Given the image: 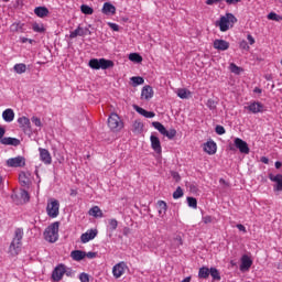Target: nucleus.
<instances>
[{
    "label": "nucleus",
    "mask_w": 282,
    "mask_h": 282,
    "mask_svg": "<svg viewBox=\"0 0 282 282\" xmlns=\"http://www.w3.org/2000/svg\"><path fill=\"white\" fill-rule=\"evenodd\" d=\"M108 127L110 131H113V133H118L119 131H122V129H124V123L122 122V119H120V116H118V113L112 112L108 118Z\"/></svg>",
    "instance_id": "39448f33"
},
{
    "label": "nucleus",
    "mask_w": 282,
    "mask_h": 282,
    "mask_svg": "<svg viewBox=\"0 0 282 282\" xmlns=\"http://www.w3.org/2000/svg\"><path fill=\"white\" fill-rule=\"evenodd\" d=\"M87 33L80 26H78L75 31L70 32L69 39H76V36H86Z\"/></svg>",
    "instance_id": "473e14b6"
},
{
    "label": "nucleus",
    "mask_w": 282,
    "mask_h": 282,
    "mask_svg": "<svg viewBox=\"0 0 282 282\" xmlns=\"http://www.w3.org/2000/svg\"><path fill=\"white\" fill-rule=\"evenodd\" d=\"M239 1H241V0H226V3H228V6H235V4L239 3Z\"/></svg>",
    "instance_id": "69168bd1"
},
{
    "label": "nucleus",
    "mask_w": 282,
    "mask_h": 282,
    "mask_svg": "<svg viewBox=\"0 0 282 282\" xmlns=\"http://www.w3.org/2000/svg\"><path fill=\"white\" fill-rule=\"evenodd\" d=\"M224 0H207L206 4L207 6H217V3H221Z\"/></svg>",
    "instance_id": "bf43d9fd"
},
{
    "label": "nucleus",
    "mask_w": 282,
    "mask_h": 282,
    "mask_svg": "<svg viewBox=\"0 0 282 282\" xmlns=\"http://www.w3.org/2000/svg\"><path fill=\"white\" fill-rule=\"evenodd\" d=\"M3 135H6V128L0 127V144H1V140H3Z\"/></svg>",
    "instance_id": "e2e57ef3"
},
{
    "label": "nucleus",
    "mask_w": 282,
    "mask_h": 282,
    "mask_svg": "<svg viewBox=\"0 0 282 282\" xmlns=\"http://www.w3.org/2000/svg\"><path fill=\"white\" fill-rule=\"evenodd\" d=\"M260 162H262V164H270V159H268V156H261Z\"/></svg>",
    "instance_id": "0e129e2a"
},
{
    "label": "nucleus",
    "mask_w": 282,
    "mask_h": 282,
    "mask_svg": "<svg viewBox=\"0 0 282 282\" xmlns=\"http://www.w3.org/2000/svg\"><path fill=\"white\" fill-rule=\"evenodd\" d=\"M210 276V269L208 267H202L198 270V278L199 279H208Z\"/></svg>",
    "instance_id": "7c9ffc66"
},
{
    "label": "nucleus",
    "mask_w": 282,
    "mask_h": 282,
    "mask_svg": "<svg viewBox=\"0 0 282 282\" xmlns=\"http://www.w3.org/2000/svg\"><path fill=\"white\" fill-rule=\"evenodd\" d=\"M230 69L232 74H239V72H241V67L237 66L235 63L230 64Z\"/></svg>",
    "instance_id": "8fccbe9b"
},
{
    "label": "nucleus",
    "mask_w": 282,
    "mask_h": 282,
    "mask_svg": "<svg viewBox=\"0 0 282 282\" xmlns=\"http://www.w3.org/2000/svg\"><path fill=\"white\" fill-rule=\"evenodd\" d=\"M33 32H37L39 34H43L45 32V26L43 24L34 22L32 24Z\"/></svg>",
    "instance_id": "ea45409f"
},
{
    "label": "nucleus",
    "mask_w": 282,
    "mask_h": 282,
    "mask_svg": "<svg viewBox=\"0 0 282 282\" xmlns=\"http://www.w3.org/2000/svg\"><path fill=\"white\" fill-rule=\"evenodd\" d=\"M209 275H212L213 282L214 281H221V273L219 272V270L215 267H212L209 269Z\"/></svg>",
    "instance_id": "cd10ccee"
},
{
    "label": "nucleus",
    "mask_w": 282,
    "mask_h": 282,
    "mask_svg": "<svg viewBox=\"0 0 282 282\" xmlns=\"http://www.w3.org/2000/svg\"><path fill=\"white\" fill-rule=\"evenodd\" d=\"M151 147L158 155H162V143L160 142V138L155 137V134H151L150 137Z\"/></svg>",
    "instance_id": "4468645a"
},
{
    "label": "nucleus",
    "mask_w": 282,
    "mask_h": 282,
    "mask_svg": "<svg viewBox=\"0 0 282 282\" xmlns=\"http://www.w3.org/2000/svg\"><path fill=\"white\" fill-rule=\"evenodd\" d=\"M108 26H109L110 30H112L113 32H120V25H118L117 23L108 22Z\"/></svg>",
    "instance_id": "09e8293b"
},
{
    "label": "nucleus",
    "mask_w": 282,
    "mask_h": 282,
    "mask_svg": "<svg viewBox=\"0 0 282 282\" xmlns=\"http://www.w3.org/2000/svg\"><path fill=\"white\" fill-rule=\"evenodd\" d=\"M24 25H25L24 23L14 22L13 24H11L10 30H11V32H21V33H23V32H25V29H23Z\"/></svg>",
    "instance_id": "c756f323"
},
{
    "label": "nucleus",
    "mask_w": 282,
    "mask_h": 282,
    "mask_svg": "<svg viewBox=\"0 0 282 282\" xmlns=\"http://www.w3.org/2000/svg\"><path fill=\"white\" fill-rule=\"evenodd\" d=\"M268 19L270 20V21H282V17L281 15H279V14H276L275 12H270L269 14H268Z\"/></svg>",
    "instance_id": "a18cd8bd"
},
{
    "label": "nucleus",
    "mask_w": 282,
    "mask_h": 282,
    "mask_svg": "<svg viewBox=\"0 0 282 282\" xmlns=\"http://www.w3.org/2000/svg\"><path fill=\"white\" fill-rule=\"evenodd\" d=\"M245 109L249 112V113H264V111H268V109L265 108V105H263L261 101H250L248 102V106L245 107Z\"/></svg>",
    "instance_id": "0eeeda50"
},
{
    "label": "nucleus",
    "mask_w": 282,
    "mask_h": 282,
    "mask_svg": "<svg viewBox=\"0 0 282 282\" xmlns=\"http://www.w3.org/2000/svg\"><path fill=\"white\" fill-rule=\"evenodd\" d=\"M101 12L106 15L116 14V7L110 2H105Z\"/></svg>",
    "instance_id": "393cba45"
},
{
    "label": "nucleus",
    "mask_w": 282,
    "mask_h": 282,
    "mask_svg": "<svg viewBox=\"0 0 282 282\" xmlns=\"http://www.w3.org/2000/svg\"><path fill=\"white\" fill-rule=\"evenodd\" d=\"M236 228H238V230H240V232H248V230L246 229V226L241 225V224H238L236 225Z\"/></svg>",
    "instance_id": "052dcab7"
},
{
    "label": "nucleus",
    "mask_w": 282,
    "mask_h": 282,
    "mask_svg": "<svg viewBox=\"0 0 282 282\" xmlns=\"http://www.w3.org/2000/svg\"><path fill=\"white\" fill-rule=\"evenodd\" d=\"M132 87H138L139 85H144V78L140 76H133L130 78Z\"/></svg>",
    "instance_id": "c9c22d12"
},
{
    "label": "nucleus",
    "mask_w": 282,
    "mask_h": 282,
    "mask_svg": "<svg viewBox=\"0 0 282 282\" xmlns=\"http://www.w3.org/2000/svg\"><path fill=\"white\" fill-rule=\"evenodd\" d=\"M13 72L15 74H25L28 72V66L24 63H19L13 66Z\"/></svg>",
    "instance_id": "2f4dec72"
},
{
    "label": "nucleus",
    "mask_w": 282,
    "mask_h": 282,
    "mask_svg": "<svg viewBox=\"0 0 282 282\" xmlns=\"http://www.w3.org/2000/svg\"><path fill=\"white\" fill-rule=\"evenodd\" d=\"M85 257H87V259H96V257H98V252L89 251L86 252Z\"/></svg>",
    "instance_id": "4d7b16f0"
},
{
    "label": "nucleus",
    "mask_w": 282,
    "mask_h": 282,
    "mask_svg": "<svg viewBox=\"0 0 282 282\" xmlns=\"http://www.w3.org/2000/svg\"><path fill=\"white\" fill-rule=\"evenodd\" d=\"M153 87L147 85L142 88L141 90V97L144 99V100H151V98H153Z\"/></svg>",
    "instance_id": "4be33fe9"
},
{
    "label": "nucleus",
    "mask_w": 282,
    "mask_h": 282,
    "mask_svg": "<svg viewBox=\"0 0 282 282\" xmlns=\"http://www.w3.org/2000/svg\"><path fill=\"white\" fill-rule=\"evenodd\" d=\"M217 135H224L226 133V128L224 126L217 124L215 128Z\"/></svg>",
    "instance_id": "de8ad7c7"
},
{
    "label": "nucleus",
    "mask_w": 282,
    "mask_h": 282,
    "mask_svg": "<svg viewBox=\"0 0 282 282\" xmlns=\"http://www.w3.org/2000/svg\"><path fill=\"white\" fill-rule=\"evenodd\" d=\"M175 241L177 242V246H182L184 242L182 241V236H176Z\"/></svg>",
    "instance_id": "338daca9"
},
{
    "label": "nucleus",
    "mask_w": 282,
    "mask_h": 282,
    "mask_svg": "<svg viewBox=\"0 0 282 282\" xmlns=\"http://www.w3.org/2000/svg\"><path fill=\"white\" fill-rule=\"evenodd\" d=\"M118 228V220L116 218H112L109 220V230L110 232H113V230H117Z\"/></svg>",
    "instance_id": "37998d69"
},
{
    "label": "nucleus",
    "mask_w": 282,
    "mask_h": 282,
    "mask_svg": "<svg viewBox=\"0 0 282 282\" xmlns=\"http://www.w3.org/2000/svg\"><path fill=\"white\" fill-rule=\"evenodd\" d=\"M177 96L178 98H181L182 100H186L188 98V96H191V93L188 91V89L186 88H180L177 90Z\"/></svg>",
    "instance_id": "f704fd0d"
},
{
    "label": "nucleus",
    "mask_w": 282,
    "mask_h": 282,
    "mask_svg": "<svg viewBox=\"0 0 282 282\" xmlns=\"http://www.w3.org/2000/svg\"><path fill=\"white\" fill-rule=\"evenodd\" d=\"M39 152L41 162L44 164H52V154H50L47 149L39 148Z\"/></svg>",
    "instance_id": "dca6fc26"
},
{
    "label": "nucleus",
    "mask_w": 282,
    "mask_h": 282,
    "mask_svg": "<svg viewBox=\"0 0 282 282\" xmlns=\"http://www.w3.org/2000/svg\"><path fill=\"white\" fill-rule=\"evenodd\" d=\"M152 127H154V129H156V131H159L161 135H164L165 138H167V140H173V138L177 135V130L175 129L166 130V127H164V124H162L160 121L152 122Z\"/></svg>",
    "instance_id": "423d86ee"
},
{
    "label": "nucleus",
    "mask_w": 282,
    "mask_h": 282,
    "mask_svg": "<svg viewBox=\"0 0 282 282\" xmlns=\"http://www.w3.org/2000/svg\"><path fill=\"white\" fill-rule=\"evenodd\" d=\"M88 65L90 69H111L115 63L113 61L107 58H91L88 62Z\"/></svg>",
    "instance_id": "20e7f679"
},
{
    "label": "nucleus",
    "mask_w": 282,
    "mask_h": 282,
    "mask_svg": "<svg viewBox=\"0 0 282 282\" xmlns=\"http://www.w3.org/2000/svg\"><path fill=\"white\" fill-rule=\"evenodd\" d=\"M132 131L133 133H142V131H144V123L140 120H135L132 124Z\"/></svg>",
    "instance_id": "c85d7f7f"
},
{
    "label": "nucleus",
    "mask_w": 282,
    "mask_h": 282,
    "mask_svg": "<svg viewBox=\"0 0 282 282\" xmlns=\"http://www.w3.org/2000/svg\"><path fill=\"white\" fill-rule=\"evenodd\" d=\"M129 61L132 63H142V55L140 53H130Z\"/></svg>",
    "instance_id": "58836bf2"
},
{
    "label": "nucleus",
    "mask_w": 282,
    "mask_h": 282,
    "mask_svg": "<svg viewBox=\"0 0 282 282\" xmlns=\"http://www.w3.org/2000/svg\"><path fill=\"white\" fill-rule=\"evenodd\" d=\"M264 78H265V80H272V74H267V75H264Z\"/></svg>",
    "instance_id": "774afa93"
},
{
    "label": "nucleus",
    "mask_w": 282,
    "mask_h": 282,
    "mask_svg": "<svg viewBox=\"0 0 282 282\" xmlns=\"http://www.w3.org/2000/svg\"><path fill=\"white\" fill-rule=\"evenodd\" d=\"M79 281L80 282H89V274L83 272L79 274Z\"/></svg>",
    "instance_id": "603ef678"
},
{
    "label": "nucleus",
    "mask_w": 282,
    "mask_h": 282,
    "mask_svg": "<svg viewBox=\"0 0 282 282\" xmlns=\"http://www.w3.org/2000/svg\"><path fill=\"white\" fill-rule=\"evenodd\" d=\"M18 123L20 124L21 129H23L24 133H32V126L28 117H20L18 119Z\"/></svg>",
    "instance_id": "2eb2a0df"
},
{
    "label": "nucleus",
    "mask_w": 282,
    "mask_h": 282,
    "mask_svg": "<svg viewBox=\"0 0 282 282\" xmlns=\"http://www.w3.org/2000/svg\"><path fill=\"white\" fill-rule=\"evenodd\" d=\"M180 197H184V189L178 186L173 193V199H180Z\"/></svg>",
    "instance_id": "79ce46f5"
},
{
    "label": "nucleus",
    "mask_w": 282,
    "mask_h": 282,
    "mask_svg": "<svg viewBox=\"0 0 282 282\" xmlns=\"http://www.w3.org/2000/svg\"><path fill=\"white\" fill-rule=\"evenodd\" d=\"M206 107H208L210 111H215V109H217V101H215L214 99H208L206 102Z\"/></svg>",
    "instance_id": "c03bdc74"
},
{
    "label": "nucleus",
    "mask_w": 282,
    "mask_h": 282,
    "mask_svg": "<svg viewBox=\"0 0 282 282\" xmlns=\"http://www.w3.org/2000/svg\"><path fill=\"white\" fill-rule=\"evenodd\" d=\"M158 206H159V215H166V210L169 208V206L166 205V202L159 200Z\"/></svg>",
    "instance_id": "e433bc0d"
},
{
    "label": "nucleus",
    "mask_w": 282,
    "mask_h": 282,
    "mask_svg": "<svg viewBox=\"0 0 282 282\" xmlns=\"http://www.w3.org/2000/svg\"><path fill=\"white\" fill-rule=\"evenodd\" d=\"M230 47V43L226 40H215L214 48L219 50L220 52H226Z\"/></svg>",
    "instance_id": "6ab92c4d"
},
{
    "label": "nucleus",
    "mask_w": 282,
    "mask_h": 282,
    "mask_svg": "<svg viewBox=\"0 0 282 282\" xmlns=\"http://www.w3.org/2000/svg\"><path fill=\"white\" fill-rule=\"evenodd\" d=\"M204 151L208 155H215L217 153V143L215 141H207L204 145Z\"/></svg>",
    "instance_id": "aec40b11"
},
{
    "label": "nucleus",
    "mask_w": 282,
    "mask_h": 282,
    "mask_svg": "<svg viewBox=\"0 0 282 282\" xmlns=\"http://www.w3.org/2000/svg\"><path fill=\"white\" fill-rule=\"evenodd\" d=\"M21 197L24 202H30V193H28V191L22 189Z\"/></svg>",
    "instance_id": "3c124183"
},
{
    "label": "nucleus",
    "mask_w": 282,
    "mask_h": 282,
    "mask_svg": "<svg viewBox=\"0 0 282 282\" xmlns=\"http://www.w3.org/2000/svg\"><path fill=\"white\" fill-rule=\"evenodd\" d=\"M86 252L83 250H73L70 257L73 261H83L85 259Z\"/></svg>",
    "instance_id": "a878e982"
},
{
    "label": "nucleus",
    "mask_w": 282,
    "mask_h": 282,
    "mask_svg": "<svg viewBox=\"0 0 282 282\" xmlns=\"http://www.w3.org/2000/svg\"><path fill=\"white\" fill-rule=\"evenodd\" d=\"M19 182H20L21 186H29L30 185V178L28 177L25 172H21L19 174Z\"/></svg>",
    "instance_id": "72a5a7b5"
},
{
    "label": "nucleus",
    "mask_w": 282,
    "mask_h": 282,
    "mask_svg": "<svg viewBox=\"0 0 282 282\" xmlns=\"http://www.w3.org/2000/svg\"><path fill=\"white\" fill-rule=\"evenodd\" d=\"M134 109L137 113H140V116H143V118H155V112L153 111H148L140 106H134Z\"/></svg>",
    "instance_id": "b1692460"
},
{
    "label": "nucleus",
    "mask_w": 282,
    "mask_h": 282,
    "mask_svg": "<svg viewBox=\"0 0 282 282\" xmlns=\"http://www.w3.org/2000/svg\"><path fill=\"white\" fill-rule=\"evenodd\" d=\"M80 10L83 14H94V8L87 6V4H82Z\"/></svg>",
    "instance_id": "a19ab883"
},
{
    "label": "nucleus",
    "mask_w": 282,
    "mask_h": 282,
    "mask_svg": "<svg viewBox=\"0 0 282 282\" xmlns=\"http://www.w3.org/2000/svg\"><path fill=\"white\" fill-rule=\"evenodd\" d=\"M2 118L4 122H12V120H14V110H12L11 108L6 109L2 112Z\"/></svg>",
    "instance_id": "bb28decb"
},
{
    "label": "nucleus",
    "mask_w": 282,
    "mask_h": 282,
    "mask_svg": "<svg viewBox=\"0 0 282 282\" xmlns=\"http://www.w3.org/2000/svg\"><path fill=\"white\" fill-rule=\"evenodd\" d=\"M9 169H23L25 166V156H15L7 160Z\"/></svg>",
    "instance_id": "1a4fd4ad"
},
{
    "label": "nucleus",
    "mask_w": 282,
    "mask_h": 282,
    "mask_svg": "<svg viewBox=\"0 0 282 282\" xmlns=\"http://www.w3.org/2000/svg\"><path fill=\"white\" fill-rule=\"evenodd\" d=\"M252 268V258L248 254H243L240 259V272H248Z\"/></svg>",
    "instance_id": "f8f14e48"
},
{
    "label": "nucleus",
    "mask_w": 282,
    "mask_h": 282,
    "mask_svg": "<svg viewBox=\"0 0 282 282\" xmlns=\"http://www.w3.org/2000/svg\"><path fill=\"white\" fill-rule=\"evenodd\" d=\"M34 14L40 19H45V17L50 14V9H47V7H36L34 9Z\"/></svg>",
    "instance_id": "5701e85b"
},
{
    "label": "nucleus",
    "mask_w": 282,
    "mask_h": 282,
    "mask_svg": "<svg viewBox=\"0 0 282 282\" xmlns=\"http://www.w3.org/2000/svg\"><path fill=\"white\" fill-rule=\"evenodd\" d=\"M202 221L204 223V224H213V216H202Z\"/></svg>",
    "instance_id": "5fc2aeb1"
},
{
    "label": "nucleus",
    "mask_w": 282,
    "mask_h": 282,
    "mask_svg": "<svg viewBox=\"0 0 282 282\" xmlns=\"http://www.w3.org/2000/svg\"><path fill=\"white\" fill-rule=\"evenodd\" d=\"M240 50H246L248 52V50H250V46L248 45V42L246 40H242L239 44Z\"/></svg>",
    "instance_id": "864d4df0"
},
{
    "label": "nucleus",
    "mask_w": 282,
    "mask_h": 282,
    "mask_svg": "<svg viewBox=\"0 0 282 282\" xmlns=\"http://www.w3.org/2000/svg\"><path fill=\"white\" fill-rule=\"evenodd\" d=\"M1 144H4L6 147H19V144H21V140L12 137H4L1 139Z\"/></svg>",
    "instance_id": "412c9836"
},
{
    "label": "nucleus",
    "mask_w": 282,
    "mask_h": 282,
    "mask_svg": "<svg viewBox=\"0 0 282 282\" xmlns=\"http://www.w3.org/2000/svg\"><path fill=\"white\" fill-rule=\"evenodd\" d=\"M23 228H17L14 237L10 243L9 250L12 254H19L21 252V246H23Z\"/></svg>",
    "instance_id": "f03ea898"
},
{
    "label": "nucleus",
    "mask_w": 282,
    "mask_h": 282,
    "mask_svg": "<svg viewBox=\"0 0 282 282\" xmlns=\"http://www.w3.org/2000/svg\"><path fill=\"white\" fill-rule=\"evenodd\" d=\"M59 208H61V203H58V200L56 199L51 200V203H48L46 206V213L48 217H52V219H56V217H58Z\"/></svg>",
    "instance_id": "6e6552de"
},
{
    "label": "nucleus",
    "mask_w": 282,
    "mask_h": 282,
    "mask_svg": "<svg viewBox=\"0 0 282 282\" xmlns=\"http://www.w3.org/2000/svg\"><path fill=\"white\" fill-rule=\"evenodd\" d=\"M269 180L271 182H275V185H274V191H279L281 192L282 191V174H276L275 176L270 173L269 174Z\"/></svg>",
    "instance_id": "a211bd4d"
},
{
    "label": "nucleus",
    "mask_w": 282,
    "mask_h": 282,
    "mask_svg": "<svg viewBox=\"0 0 282 282\" xmlns=\"http://www.w3.org/2000/svg\"><path fill=\"white\" fill-rule=\"evenodd\" d=\"M98 237V229H88L86 232L82 234L80 241L83 243H89V241Z\"/></svg>",
    "instance_id": "9b49d317"
},
{
    "label": "nucleus",
    "mask_w": 282,
    "mask_h": 282,
    "mask_svg": "<svg viewBox=\"0 0 282 282\" xmlns=\"http://www.w3.org/2000/svg\"><path fill=\"white\" fill-rule=\"evenodd\" d=\"M126 267H127V264L124 262H119L118 264H116L112 268V274H113L115 279H120V276H122V274H124Z\"/></svg>",
    "instance_id": "f3484780"
},
{
    "label": "nucleus",
    "mask_w": 282,
    "mask_h": 282,
    "mask_svg": "<svg viewBox=\"0 0 282 282\" xmlns=\"http://www.w3.org/2000/svg\"><path fill=\"white\" fill-rule=\"evenodd\" d=\"M65 275V264H58L52 272V280L58 282Z\"/></svg>",
    "instance_id": "ddd939ff"
},
{
    "label": "nucleus",
    "mask_w": 282,
    "mask_h": 282,
    "mask_svg": "<svg viewBox=\"0 0 282 282\" xmlns=\"http://www.w3.org/2000/svg\"><path fill=\"white\" fill-rule=\"evenodd\" d=\"M64 274H66V276H74V270L72 268L65 267V272Z\"/></svg>",
    "instance_id": "13d9d810"
},
{
    "label": "nucleus",
    "mask_w": 282,
    "mask_h": 282,
    "mask_svg": "<svg viewBox=\"0 0 282 282\" xmlns=\"http://www.w3.org/2000/svg\"><path fill=\"white\" fill-rule=\"evenodd\" d=\"M234 144L236 149L240 151V153H243L245 155H248L250 153V148L248 147V142L243 141L240 138H236L234 140Z\"/></svg>",
    "instance_id": "9d476101"
},
{
    "label": "nucleus",
    "mask_w": 282,
    "mask_h": 282,
    "mask_svg": "<svg viewBox=\"0 0 282 282\" xmlns=\"http://www.w3.org/2000/svg\"><path fill=\"white\" fill-rule=\"evenodd\" d=\"M247 41H249L250 45H254V43H256L254 37L250 34L247 35Z\"/></svg>",
    "instance_id": "680f3d73"
},
{
    "label": "nucleus",
    "mask_w": 282,
    "mask_h": 282,
    "mask_svg": "<svg viewBox=\"0 0 282 282\" xmlns=\"http://www.w3.org/2000/svg\"><path fill=\"white\" fill-rule=\"evenodd\" d=\"M89 215L93 217H102V209H100L98 206H94L89 209Z\"/></svg>",
    "instance_id": "4c0bfd02"
},
{
    "label": "nucleus",
    "mask_w": 282,
    "mask_h": 282,
    "mask_svg": "<svg viewBox=\"0 0 282 282\" xmlns=\"http://www.w3.org/2000/svg\"><path fill=\"white\" fill-rule=\"evenodd\" d=\"M61 226V223L55 221L51 224L44 231V238L50 243H56L58 241V228Z\"/></svg>",
    "instance_id": "7ed1b4c3"
},
{
    "label": "nucleus",
    "mask_w": 282,
    "mask_h": 282,
    "mask_svg": "<svg viewBox=\"0 0 282 282\" xmlns=\"http://www.w3.org/2000/svg\"><path fill=\"white\" fill-rule=\"evenodd\" d=\"M187 204L189 208H197V198L188 196Z\"/></svg>",
    "instance_id": "49530a36"
},
{
    "label": "nucleus",
    "mask_w": 282,
    "mask_h": 282,
    "mask_svg": "<svg viewBox=\"0 0 282 282\" xmlns=\"http://www.w3.org/2000/svg\"><path fill=\"white\" fill-rule=\"evenodd\" d=\"M31 121L33 122V124H35V127H41L42 124L41 119L39 117H32Z\"/></svg>",
    "instance_id": "6e6d98bb"
},
{
    "label": "nucleus",
    "mask_w": 282,
    "mask_h": 282,
    "mask_svg": "<svg viewBox=\"0 0 282 282\" xmlns=\"http://www.w3.org/2000/svg\"><path fill=\"white\" fill-rule=\"evenodd\" d=\"M235 23H237V17L232 13H226L220 17L219 21H216V25L219 28L220 32H228L230 28L235 26Z\"/></svg>",
    "instance_id": "f257e3e1"
}]
</instances>
